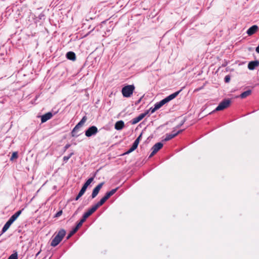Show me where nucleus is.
I'll return each instance as SVG.
<instances>
[{
	"label": "nucleus",
	"instance_id": "obj_20",
	"mask_svg": "<svg viewBox=\"0 0 259 259\" xmlns=\"http://www.w3.org/2000/svg\"><path fill=\"white\" fill-rule=\"evenodd\" d=\"M251 91L250 90H248L241 93L240 95V97L242 99H244L251 95Z\"/></svg>",
	"mask_w": 259,
	"mask_h": 259
},
{
	"label": "nucleus",
	"instance_id": "obj_25",
	"mask_svg": "<svg viewBox=\"0 0 259 259\" xmlns=\"http://www.w3.org/2000/svg\"><path fill=\"white\" fill-rule=\"evenodd\" d=\"M8 259H18L17 252L16 251L14 252L8 257Z\"/></svg>",
	"mask_w": 259,
	"mask_h": 259
},
{
	"label": "nucleus",
	"instance_id": "obj_30",
	"mask_svg": "<svg viewBox=\"0 0 259 259\" xmlns=\"http://www.w3.org/2000/svg\"><path fill=\"white\" fill-rule=\"evenodd\" d=\"M134 151V150L132 147H131L126 152L124 153V154H128Z\"/></svg>",
	"mask_w": 259,
	"mask_h": 259
},
{
	"label": "nucleus",
	"instance_id": "obj_27",
	"mask_svg": "<svg viewBox=\"0 0 259 259\" xmlns=\"http://www.w3.org/2000/svg\"><path fill=\"white\" fill-rule=\"evenodd\" d=\"M87 189V188L86 187H85L83 186L82 187L81 190H80L79 193L82 196L83 195V194L84 193V192H85Z\"/></svg>",
	"mask_w": 259,
	"mask_h": 259
},
{
	"label": "nucleus",
	"instance_id": "obj_31",
	"mask_svg": "<svg viewBox=\"0 0 259 259\" xmlns=\"http://www.w3.org/2000/svg\"><path fill=\"white\" fill-rule=\"evenodd\" d=\"M62 214V210H60L58 212H57L55 215V217H60V215H61Z\"/></svg>",
	"mask_w": 259,
	"mask_h": 259
},
{
	"label": "nucleus",
	"instance_id": "obj_22",
	"mask_svg": "<svg viewBox=\"0 0 259 259\" xmlns=\"http://www.w3.org/2000/svg\"><path fill=\"white\" fill-rule=\"evenodd\" d=\"M165 104H166L165 102L163 99L161 100L160 102H157L155 104L154 106L156 107L157 110L159 109L160 107H161L163 105H164Z\"/></svg>",
	"mask_w": 259,
	"mask_h": 259
},
{
	"label": "nucleus",
	"instance_id": "obj_29",
	"mask_svg": "<svg viewBox=\"0 0 259 259\" xmlns=\"http://www.w3.org/2000/svg\"><path fill=\"white\" fill-rule=\"evenodd\" d=\"M224 80H225V82H226V83L229 82L230 81V75H226L225 77Z\"/></svg>",
	"mask_w": 259,
	"mask_h": 259
},
{
	"label": "nucleus",
	"instance_id": "obj_28",
	"mask_svg": "<svg viewBox=\"0 0 259 259\" xmlns=\"http://www.w3.org/2000/svg\"><path fill=\"white\" fill-rule=\"evenodd\" d=\"M156 110H157V109L154 106V108L151 107L149 110H147L146 111H148V114H149L150 112H151V113H153Z\"/></svg>",
	"mask_w": 259,
	"mask_h": 259
},
{
	"label": "nucleus",
	"instance_id": "obj_11",
	"mask_svg": "<svg viewBox=\"0 0 259 259\" xmlns=\"http://www.w3.org/2000/svg\"><path fill=\"white\" fill-rule=\"evenodd\" d=\"M248 68L250 70H253L255 69V68L259 66V61L255 60L250 61L248 64Z\"/></svg>",
	"mask_w": 259,
	"mask_h": 259
},
{
	"label": "nucleus",
	"instance_id": "obj_33",
	"mask_svg": "<svg viewBox=\"0 0 259 259\" xmlns=\"http://www.w3.org/2000/svg\"><path fill=\"white\" fill-rule=\"evenodd\" d=\"M131 147L135 150L137 148L138 145L134 143Z\"/></svg>",
	"mask_w": 259,
	"mask_h": 259
},
{
	"label": "nucleus",
	"instance_id": "obj_8",
	"mask_svg": "<svg viewBox=\"0 0 259 259\" xmlns=\"http://www.w3.org/2000/svg\"><path fill=\"white\" fill-rule=\"evenodd\" d=\"M148 114V111H145L144 113L140 114L138 116L133 118L131 120V123L132 124H135L140 121L142 119H143Z\"/></svg>",
	"mask_w": 259,
	"mask_h": 259
},
{
	"label": "nucleus",
	"instance_id": "obj_12",
	"mask_svg": "<svg viewBox=\"0 0 259 259\" xmlns=\"http://www.w3.org/2000/svg\"><path fill=\"white\" fill-rule=\"evenodd\" d=\"M107 200H108V199H106L105 196H104L98 203H97L94 205H93L91 207L95 211H96L98 208V207H99L100 206L102 205L106 202V201Z\"/></svg>",
	"mask_w": 259,
	"mask_h": 259
},
{
	"label": "nucleus",
	"instance_id": "obj_38",
	"mask_svg": "<svg viewBox=\"0 0 259 259\" xmlns=\"http://www.w3.org/2000/svg\"><path fill=\"white\" fill-rule=\"evenodd\" d=\"M255 51L259 54V44L258 46L256 48Z\"/></svg>",
	"mask_w": 259,
	"mask_h": 259
},
{
	"label": "nucleus",
	"instance_id": "obj_36",
	"mask_svg": "<svg viewBox=\"0 0 259 259\" xmlns=\"http://www.w3.org/2000/svg\"><path fill=\"white\" fill-rule=\"evenodd\" d=\"M139 142H140V141H139V139H136V140L134 141V143L138 146Z\"/></svg>",
	"mask_w": 259,
	"mask_h": 259
},
{
	"label": "nucleus",
	"instance_id": "obj_35",
	"mask_svg": "<svg viewBox=\"0 0 259 259\" xmlns=\"http://www.w3.org/2000/svg\"><path fill=\"white\" fill-rule=\"evenodd\" d=\"M81 196H82V195H80L79 193H78V195H77V196L76 197V198H75V200H78V199H79V198L80 197H81Z\"/></svg>",
	"mask_w": 259,
	"mask_h": 259
},
{
	"label": "nucleus",
	"instance_id": "obj_4",
	"mask_svg": "<svg viewBox=\"0 0 259 259\" xmlns=\"http://www.w3.org/2000/svg\"><path fill=\"white\" fill-rule=\"evenodd\" d=\"M231 104L230 99H225L223 100L215 108L214 111H221L228 108Z\"/></svg>",
	"mask_w": 259,
	"mask_h": 259
},
{
	"label": "nucleus",
	"instance_id": "obj_34",
	"mask_svg": "<svg viewBox=\"0 0 259 259\" xmlns=\"http://www.w3.org/2000/svg\"><path fill=\"white\" fill-rule=\"evenodd\" d=\"M156 153V152H154L153 150H152V152L149 156V158L152 157Z\"/></svg>",
	"mask_w": 259,
	"mask_h": 259
},
{
	"label": "nucleus",
	"instance_id": "obj_2",
	"mask_svg": "<svg viewBox=\"0 0 259 259\" xmlns=\"http://www.w3.org/2000/svg\"><path fill=\"white\" fill-rule=\"evenodd\" d=\"M66 234V231L64 229L60 230L52 239L51 245L53 247H55L58 245L60 242L62 241L64 237Z\"/></svg>",
	"mask_w": 259,
	"mask_h": 259
},
{
	"label": "nucleus",
	"instance_id": "obj_1",
	"mask_svg": "<svg viewBox=\"0 0 259 259\" xmlns=\"http://www.w3.org/2000/svg\"><path fill=\"white\" fill-rule=\"evenodd\" d=\"M22 210H20L12 215L9 220L6 222L3 227L2 231V234L5 233L12 224V223L18 218L21 214Z\"/></svg>",
	"mask_w": 259,
	"mask_h": 259
},
{
	"label": "nucleus",
	"instance_id": "obj_37",
	"mask_svg": "<svg viewBox=\"0 0 259 259\" xmlns=\"http://www.w3.org/2000/svg\"><path fill=\"white\" fill-rule=\"evenodd\" d=\"M202 88H203V87H200V88H199L196 89L194 90V92H198V91H200V90H201Z\"/></svg>",
	"mask_w": 259,
	"mask_h": 259
},
{
	"label": "nucleus",
	"instance_id": "obj_39",
	"mask_svg": "<svg viewBox=\"0 0 259 259\" xmlns=\"http://www.w3.org/2000/svg\"><path fill=\"white\" fill-rule=\"evenodd\" d=\"M142 133H141V134L139 135V136L137 139H139V140L140 141L142 138Z\"/></svg>",
	"mask_w": 259,
	"mask_h": 259
},
{
	"label": "nucleus",
	"instance_id": "obj_16",
	"mask_svg": "<svg viewBox=\"0 0 259 259\" xmlns=\"http://www.w3.org/2000/svg\"><path fill=\"white\" fill-rule=\"evenodd\" d=\"M163 147V144L161 142L156 143L151 148L155 152H157Z\"/></svg>",
	"mask_w": 259,
	"mask_h": 259
},
{
	"label": "nucleus",
	"instance_id": "obj_7",
	"mask_svg": "<svg viewBox=\"0 0 259 259\" xmlns=\"http://www.w3.org/2000/svg\"><path fill=\"white\" fill-rule=\"evenodd\" d=\"M98 132V128L96 126L93 125L85 131V135L88 137H90L95 135Z\"/></svg>",
	"mask_w": 259,
	"mask_h": 259
},
{
	"label": "nucleus",
	"instance_id": "obj_14",
	"mask_svg": "<svg viewBox=\"0 0 259 259\" xmlns=\"http://www.w3.org/2000/svg\"><path fill=\"white\" fill-rule=\"evenodd\" d=\"M53 117V114L51 112H49L41 116V122L44 123L47 120L50 119Z\"/></svg>",
	"mask_w": 259,
	"mask_h": 259
},
{
	"label": "nucleus",
	"instance_id": "obj_18",
	"mask_svg": "<svg viewBox=\"0 0 259 259\" xmlns=\"http://www.w3.org/2000/svg\"><path fill=\"white\" fill-rule=\"evenodd\" d=\"M66 58L70 60L74 61L76 59L75 54L73 52H69L66 54Z\"/></svg>",
	"mask_w": 259,
	"mask_h": 259
},
{
	"label": "nucleus",
	"instance_id": "obj_21",
	"mask_svg": "<svg viewBox=\"0 0 259 259\" xmlns=\"http://www.w3.org/2000/svg\"><path fill=\"white\" fill-rule=\"evenodd\" d=\"M80 228V227H78V225H77L76 226V227L73 228L72 229V231H71L69 233V234L68 235L67 237V239H68L70 237H71L74 234H75L77 231V230H78V229Z\"/></svg>",
	"mask_w": 259,
	"mask_h": 259
},
{
	"label": "nucleus",
	"instance_id": "obj_26",
	"mask_svg": "<svg viewBox=\"0 0 259 259\" xmlns=\"http://www.w3.org/2000/svg\"><path fill=\"white\" fill-rule=\"evenodd\" d=\"M18 157V153L17 152H14L13 153L12 155L10 158L11 160H13L14 159H17Z\"/></svg>",
	"mask_w": 259,
	"mask_h": 259
},
{
	"label": "nucleus",
	"instance_id": "obj_10",
	"mask_svg": "<svg viewBox=\"0 0 259 259\" xmlns=\"http://www.w3.org/2000/svg\"><path fill=\"white\" fill-rule=\"evenodd\" d=\"M103 183H101L99 184H98L94 189L92 194V198H94L97 196L98 194L99 193L100 189L102 187L103 185Z\"/></svg>",
	"mask_w": 259,
	"mask_h": 259
},
{
	"label": "nucleus",
	"instance_id": "obj_40",
	"mask_svg": "<svg viewBox=\"0 0 259 259\" xmlns=\"http://www.w3.org/2000/svg\"><path fill=\"white\" fill-rule=\"evenodd\" d=\"M176 133V132H175V131H173L172 132V133H171V134H175Z\"/></svg>",
	"mask_w": 259,
	"mask_h": 259
},
{
	"label": "nucleus",
	"instance_id": "obj_19",
	"mask_svg": "<svg viewBox=\"0 0 259 259\" xmlns=\"http://www.w3.org/2000/svg\"><path fill=\"white\" fill-rule=\"evenodd\" d=\"M117 189L118 188L111 190L109 192H107L104 196L106 197V199H108L111 196H112L116 192Z\"/></svg>",
	"mask_w": 259,
	"mask_h": 259
},
{
	"label": "nucleus",
	"instance_id": "obj_6",
	"mask_svg": "<svg viewBox=\"0 0 259 259\" xmlns=\"http://www.w3.org/2000/svg\"><path fill=\"white\" fill-rule=\"evenodd\" d=\"M95 211L92 207H91L87 212L83 214L82 219L77 224L78 226L80 227L82 224L92 214H93Z\"/></svg>",
	"mask_w": 259,
	"mask_h": 259
},
{
	"label": "nucleus",
	"instance_id": "obj_15",
	"mask_svg": "<svg viewBox=\"0 0 259 259\" xmlns=\"http://www.w3.org/2000/svg\"><path fill=\"white\" fill-rule=\"evenodd\" d=\"M258 27L256 25H254L248 29L246 32L248 35L251 36L254 34L258 30Z\"/></svg>",
	"mask_w": 259,
	"mask_h": 259
},
{
	"label": "nucleus",
	"instance_id": "obj_24",
	"mask_svg": "<svg viewBox=\"0 0 259 259\" xmlns=\"http://www.w3.org/2000/svg\"><path fill=\"white\" fill-rule=\"evenodd\" d=\"M74 154L73 152H71L70 153L69 155L68 156H65L63 157V161L65 162H66Z\"/></svg>",
	"mask_w": 259,
	"mask_h": 259
},
{
	"label": "nucleus",
	"instance_id": "obj_3",
	"mask_svg": "<svg viewBox=\"0 0 259 259\" xmlns=\"http://www.w3.org/2000/svg\"><path fill=\"white\" fill-rule=\"evenodd\" d=\"M135 87L134 84L127 85L122 89V94L124 97L128 98L131 97L135 90Z\"/></svg>",
	"mask_w": 259,
	"mask_h": 259
},
{
	"label": "nucleus",
	"instance_id": "obj_13",
	"mask_svg": "<svg viewBox=\"0 0 259 259\" xmlns=\"http://www.w3.org/2000/svg\"><path fill=\"white\" fill-rule=\"evenodd\" d=\"M183 130H179L175 134H166L165 138L162 140V141L166 142L177 136L179 134L181 133Z\"/></svg>",
	"mask_w": 259,
	"mask_h": 259
},
{
	"label": "nucleus",
	"instance_id": "obj_9",
	"mask_svg": "<svg viewBox=\"0 0 259 259\" xmlns=\"http://www.w3.org/2000/svg\"><path fill=\"white\" fill-rule=\"evenodd\" d=\"M183 88H182L179 91L169 95L168 96L166 97L165 98L163 99V100H164L165 103H167L168 102H169L170 101L175 99L180 93V92L183 90Z\"/></svg>",
	"mask_w": 259,
	"mask_h": 259
},
{
	"label": "nucleus",
	"instance_id": "obj_17",
	"mask_svg": "<svg viewBox=\"0 0 259 259\" xmlns=\"http://www.w3.org/2000/svg\"><path fill=\"white\" fill-rule=\"evenodd\" d=\"M124 126V122L122 120H119L115 123V128L117 130H121L123 128Z\"/></svg>",
	"mask_w": 259,
	"mask_h": 259
},
{
	"label": "nucleus",
	"instance_id": "obj_32",
	"mask_svg": "<svg viewBox=\"0 0 259 259\" xmlns=\"http://www.w3.org/2000/svg\"><path fill=\"white\" fill-rule=\"evenodd\" d=\"M70 146L71 145L69 144H66L64 147V151H66L67 149H68L70 147Z\"/></svg>",
	"mask_w": 259,
	"mask_h": 259
},
{
	"label": "nucleus",
	"instance_id": "obj_23",
	"mask_svg": "<svg viewBox=\"0 0 259 259\" xmlns=\"http://www.w3.org/2000/svg\"><path fill=\"white\" fill-rule=\"evenodd\" d=\"M93 180H94V178L93 177L89 178L85 182V183L84 184V185L83 186L87 188L89 186V185H90V184L93 181Z\"/></svg>",
	"mask_w": 259,
	"mask_h": 259
},
{
	"label": "nucleus",
	"instance_id": "obj_5",
	"mask_svg": "<svg viewBox=\"0 0 259 259\" xmlns=\"http://www.w3.org/2000/svg\"><path fill=\"white\" fill-rule=\"evenodd\" d=\"M87 118L86 116H83L81 120L75 126L71 132V135L72 137H77L78 135L75 134V132L80 128L86 121Z\"/></svg>",
	"mask_w": 259,
	"mask_h": 259
}]
</instances>
